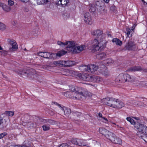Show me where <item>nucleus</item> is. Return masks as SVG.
<instances>
[{"mask_svg": "<svg viewBox=\"0 0 147 147\" xmlns=\"http://www.w3.org/2000/svg\"><path fill=\"white\" fill-rule=\"evenodd\" d=\"M12 24L14 26L17 27L18 26V22L14 20L12 22Z\"/></svg>", "mask_w": 147, "mask_h": 147, "instance_id": "56", "label": "nucleus"}, {"mask_svg": "<svg viewBox=\"0 0 147 147\" xmlns=\"http://www.w3.org/2000/svg\"><path fill=\"white\" fill-rule=\"evenodd\" d=\"M79 69L82 71H88V65H81L79 67Z\"/></svg>", "mask_w": 147, "mask_h": 147, "instance_id": "27", "label": "nucleus"}, {"mask_svg": "<svg viewBox=\"0 0 147 147\" xmlns=\"http://www.w3.org/2000/svg\"><path fill=\"white\" fill-rule=\"evenodd\" d=\"M28 70H26L20 71L19 73L23 77H25L28 76Z\"/></svg>", "mask_w": 147, "mask_h": 147, "instance_id": "31", "label": "nucleus"}, {"mask_svg": "<svg viewBox=\"0 0 147 147\" xmlns=\"http://www.w3.org/2000/svg\"><path fill=\"white\" fill-rule=\"evenodd\" d=\"M106 57V55L104 53H102L96 55L97 58L98 59H102Z\"/></svg>", "mask_w": 147, "mask_h": 147, "instance_id": "34", "label": "nucleus"}, {"mask_svg": "<svg viewBox=\"0 0 147 147\" xmlns=\"http://www.w3.org/2000/svg\"><path fill=\"white\" fill-rule=\"evenodd\" d=\"M6 26L4 24L0 22V30H4L6 29Z\"/></svg>", "mask_w": 147, "mask_h": 147, "instance_id": "40", "label": "nucleus"}, {"mask_svg": "<svg viewBox=\"0 0 147 147\" xmlns=\"http://www.w3.org/2000/svg\"><path fill=\"white\" fill-rule=\"evenodd\" d=\"M136 48L135 43L132 41L129 40L126 44L125 48L128 50H134Z\"/></svg>", "mask_w": 147, "mask_h": 147, "instance_id": "9", "label": "nucleus"}, {"mask_svg": "<svg viewBox=\"0 0 147 147\" xmlns=\"http://www.w3.org/2000/svg\"><path fill=\"white\" fill-rule=\"evenodd\" d=\"M102 74L105 76H107L109 75V73L108 72L107 69H105L104 70L101 71Z\"/></svg>", "mask_w": 147, "mask_h": 147, "instance_id": "44", "label": "nucleus"}, {"mask_svg": "<svg viewBox=\"0 0 147 147\" xmlns=\"http://www.w3.org/2000/svg\"><path fill=\"white\" fill-rule=\"evenodd\" d=\"M67 53V52L63 50H62L59 51L56 54H55V55L54 56H57L59 57H60L65 55Z\"/></svg>", "mask_w": 147, "mask_h": 147, "instance_id": "30", "label": "nucleus"}, {"mask_svg": "<svg viewBox=\"0 0 147 147\" xmlns=\"http://www.w3.org/2000/svg\"><path fill=\"white\" fill-rule=\"evenodd\" d=\"M0 6L2 8L3 10L6 12H9L11 10L10 7L2 3H0Z\"/></svg>", "mask_w": 147, "mask_h": 147, "instance_id": "24", "label": "nucleus"}, {"mask_svg": "<svg viewBox=\"0 0 147 147\" xmlns=\"http://www.w3.org/2000/svg\"><path fill=\"white\" fill-rule=\"evenodd\" d=\"M102 119L106 121L105 123H107L108 122V120L106 118L103 117L102 119H100L102 120Z\"/></svg>", "mask_w": 147, "mask_h": 147, "instance_id": "60", "label": "nucleus"}, {"mask_svg": "<svg viewBox=\"0 0 147 147\" xmlns=\"http://www.w3.org/2000/svg\"><path fill=\"white\" fill-rule=\"evenodd\" d=\"M86 49V47L84 45H80L78 46H76V48L74 52V53H77L83 51Z\"/></svg>", "mask_w": 147, "mask_h": 147, "instance_id": "19", "label": "nucleus"}, {"mask_svg": "<svg viewBox=\"0 0 147 147\" xmlns=\"http://www.w3.org/2000/svg\"><path fill=\"white\" fill-rule=\"evenodd\" d=\"M57 44L58 45L61 46H64L67 45V43H66V42L65 43H64L60 41H58L57 42Z\"/></svg>", "mask_w": 147, "mask_h": 147, "instance_id": "45", "label": "nucleus"}, {"mask_svg": "<svg viewBox=\"0 0 147 147\" xmlns=\"http://www.w3.org/2000/svg\"><path fill=\"white\" fill-rule=\"evenodd\" d=\"M139 137L143 139L147 143V134L144 135L142 136Z\"/></svg>", "mask_w": 147, "mask_h": 147, "instance_id": "46", "label": "nucleus"}, {"mask_svg": "<svg viewBox=\"0 0 147 147\" xmlns=\"http://www.w3.org/2000/svg\"><path fill=\"white\" fill-rule=\"evenodd\" d=\"M24 11L25 12H28L29 11V9L27 7H24Z\"/></svg>", "mask_w": 147, "mask_h": 147, "instance_id": "58", "label": "nucleus"}, {"mask_svg": "<svg viewBox=\"0 0 147 147\" xmlns=\"http://www.w3.org/2000/svg\"><path fill=\"white\" fill-rule=\"evenodd\" d=\"M102 32L100 30H94L92 33V34L96 36L98 40H101V39H104V37L102 35Z\"/></svg>", "mask_w": 147, "mask_h": 147, "instance_id": "10", "label": "nucleus"}, {"mask_svg": "<svg viewBox=\"0 0 147 147\" xmlns=\"http://www.w3.org/2000/svg\"><path fill=\"white\" fill-rule=\"evenodd\" d=\"M99 132L108 140L115 144H121L122 143L121 140L115 136L113 133L108 131L104 128L101 127L99 129Z\"/></svg>", "mask_w": 147, "mask_h": 147, "instance_id": "1", "label": "nucleus"}, {"mask_svg": "<svg viewBox=\"0 0 147 147\" xmlns=\"http://www.w3.org/2000/svg\"><path fill=\"white\" fill-rule=\"evenodd\" d=\"M18 49V45L16 42L11 47H10L9 51L10 52H12L17 50Z\"/></svg>", "mask_w": 147, "mask_h": 147, "instance_id": "28", "label": "nucleus"}, {"mask_svg": "<svg viewBox=\"0 0 147 147\" xmlns=\"http://www.w3.org/2000/svg\"><path fill=\"white\" fill-rule=\"evenodd\" d=\"M143 71L145 72L147 71V69L142 68L140 66H134L130 67L127 70L128 71Z\"/></svg>", "mask_w": 147, "mask_h": 147, "instance_id": "13", "label": "nucleus"}, {"mask_svg": "<svg viewBox=\"0 0 147 147\" xmlns=\"http://www.w3.org/2000/svg\"><path fill=\"white\" fill-rule=\"evenodd\" d=\"M59 110L58 112L60 113V111H61L62 112H63V111L64 110V109H65V107H62L61 106V105L60 104L59 105Z\"/></svg>", "mask_w": 147, "mask_h": 147, "instance_id": "48", "label": "nucleus"}, {"mask_svg": "<svg viewBox=\"0 0 147 147\" xmlns=\"http://www.w3.org/2000/svg\"><path fill=\"white\" fill-rule=\"evenodd\" d=\"M102 78L99 76H91L90 82L97 83H99L102 81Z\"/></svg>", "mask_w": 147, "mask_h": 147, "instance_id": "16", "label": "nucleus"}, {"mask_svg": "<svg viewBox=\"0 0 147 147\" xmlns=\"http://www.w3.org/2000/svg\"><path fill=\"white\" fill-rule=\"evenodd\" d=\"M27 125L29 126V127H33L34 126V123L33 122H28L27 123Z\"/></svg>", "mask_w": 147, "mask_h": 147, "instance_id": "52", "label": "nucleus"}, {"mask_svg": "<svg viewBox=\"0 0 147 147\" xmlns=\"http://www.w3.org/2000/svg\"><path fill=\"white\" fill-rule=\"evenodd\" d=\"M77 76L82 80L90 82L91 76L89 75L87 73H83L78 74Z\"/></svg>", "mask_w": 147, "mask_h": 147, "instance_id": "7", "label": "nucleus"}, {"mask_svg": "<svg viewBox=\"0 0 147 147\" xmlns=\"http://www.w3.org/2000/svg\"><path fill=\"white\" fill-rule=\"evenodd\" d=\"M98 115L99 116V118H101V119H102V118L103 117H102V113H98Z\"/></svg>", "mask_w": 147, "mask_h": 147, "instance_id": "59", "label": "nucleus"}, {"mask_svg": "<svg viewBox=\"0 0 147 147\" xmlns=\"http://www.w3.org/2000/svg\"><path fill=\"white\" fill-rule=\"evenodd\" d=\"M92 44L93 52L102 50L106 46V42L105 38L100 40L95 39L92 41Z\"/></svg>", "mask_w": 147, "mask_h": 147, "instance_id": "2", "label": "nucleus"}, {"mask_svg": "<svg viewBox=\"0 0 147 147\" xmlns=\"http://www.w3.org/2000/svg\"><path fill=\"white\" fill-rule=\"evenodd\" d=\"M63 16L64 18L65 19H67V18H68L69 17V15L67 13L63 14Z\"/></svg>", "mask_w": 147, "mask_h": 147, "instance_id": "50", "label": "nucleus"}, {"mask_svg": "<svg viewBox=\"0 0 147 147\" xmlns=\"http://www.w3.org/2000/svg\"><path fill=\"white\" fill-rule=\"evenodd\" d=\"M76 90L79 92L80 93L81 100H82L85 97H91L93 95V94L88 91L86 89L80 88H77Z\"/></svg>", "mask_w": 147, "mask_h": 147, "instance_id": "5", "label": "nucleus"}, {"mask_svg": "<svg viewBox=\"0 0 147 147\" xmlns=\"http://www.w3.org/2000/svg\"><path fill=\"white\" fill-rule=\"evenodd\" d=\"M79 87H73L70 89V91H67L65 93L64 95L66 97L73 99L81 100L80 93L77 91L76 89Z\"/></svg>", "mask_w": 147, "mask_h": 147, "instance_id": "3", "label": "nucleus"}, {"mask_svg": "<svg viewBox=\"0 0 147 147\" xmlns=\"http://www.w3.org/2000/svg\"><path fill=\"white\" fill-rule=\"evenodd\" d=\"M88 71L90 72H93L96 71L98 68V67L94 64L88 65Z\"/></svg>", "mask_w": 147, "mask_h": 147, "instance_id": "17", "label": "nucleus"}, {"mask_svg": "<svg viewBox=\"0 0 147 147\" xmlns=\"http://www.w3.org/2000/svg\"><path fill=\"white\" fill-rule=\"evenodd\" d=\"M5 114L9 116H12L14 114V112L13 111H6L5 112Z\"/></svg>", "mask_w": 147, "mask_h": 147, "instance_id": "41", "label": "nucleus"}, {"mask_svg": "<svg viewBox=\"0 0 147 147\" xmlns=\"http://www.w3.org/2000/svg\"><path fill=\"white\" fill-rule=\"evenodd\" d=\"M84 21L86 23L90 25L92 24V20L89 13H85L84 15Z\"/></svg>", "mask_w": 147, "mask_h": 147, "instance_id": "12", "label": "nucleus"}, {"mask_svg": "<svg viewBox=\"0 0 147 147\" xmlns=\"http://www.w3.org/2000/svg\"><path fill=\"white\" fill-rule=\"evenodd\" d=\"M126 82H134L135 80V78L133 76L130 75L128 74H125Z\"/></svg>", "mask_w": 147, "mask_h": 147, "instance_id": "18", "label": "nucleus"}, {"mask_svg": "<svg viewBox=\"0 0 147 147\" xmlns=\"http://www.w3.org/2000/svg\"><path fill=\"white\" fill-rule=\"evenodd\" d=\"M66 43H67V50L69 51L74 53V50H75L76 47L75 43L74 41H67Z\"/></svg>", "mask_w": 147, "mask_h": 147, "instance_id": "8", "label": "nucleus"}, {"mask_svg": "<svg viewBox=\"0 0 147 147\" xmlns=\"http://www.w3.org/2000/svg\"><path fill=\"white\" fill-rule=\"evenodd\" d=\"M81 142H82V140L76 138L73 139L72 140L73 144L80 146L84 144H82Z\"/></svg>", "mask_w": 147, "mask_h": 147, "instance_id": "25", "label": "nucleus"}, {"mask_svg": "<svg viewBox=\"0 0 147 147\" xmlns=\"http://www.w3.org/2000/svg\"><path fill=\"white\" fill-rule=\"evenodd\" d=\"M39 121L42 123L50 126L51 125H53L55 124V122L54 120L51 119H39Z\"/></svg>", "mask_w": 147, "mask_h": 147, "instance_id": "15", "label": "nucleus"}, {"mask_svg": "<svg viewBox=\"0 0 147 147\" xmlns=\"http://www.w3.org/2000/svg\"><path fill=\"white\" fill-rule=\"evenodd\" d=\"M42 127L43 130L45 131L49 130L50 128V127L49 125L45 124V125L42 126Z\"/></svg>", "mask_w": 147, "mask_h": 147, "instance_id": "42", "label": "nucleus"}, {"mask_svg": "<svg viewBox=\"0 0 147 147\" xmlns=\"http://www.w3.org/2000/svg\"><path fill=\"white\" fill-rule=\"evenodd\" d=\"M37 3L38 5L46 4L49 1V0H36Z\"/></svg>", "mask_w": 147, "mask_h": 147, "instance_id": "29", "label": "nucleus"}, {"mask_svg": "<svg viewBox=\"0 0 147 147\" xmlns=\"http://www.w3.org/2000/svg\"><path fill=\"white\" fill-rule=\"evenodd\" d=\"M81 143L82 144H84V145H80V146H86L88 147H89L88 146V144H87V142H85V140H82V142H81Z\"/></svg>", "mask_w": 147, "mask_h": 147, "instance_id": "49", "label": "nucleus"}, {"mask_svg": "<svg viewBox=\"0 0 147 147\" xmlns=\"http://www.w3.org/2000/svg\"><path fill=\"white\" fill-rule=\"evenodd\" d=\"M127 121H129L131 124H133L135 126V124L137 122H135L130 117H127L126 118Z\"/></svg>", "mask_w": 147, "mask_h": 147, "instance_id": "38", "label": "nucleus"}, {"mask_svg": "<svg viewBox=\"0 0 147 147\" xmlns=\"http://www.w3.org/2000/svg\"><path fill=\"white\" fill-rule=\"evenodd\" d=\"M55 53H49L47 52H44V55L43 56V58H45L49 59H54L52 57L53 55H55Z\"/></svg>", "mask_w": 147, "mask_h": 147, "instance_id": "22", "label": "nucleus"}, {"mask_svg": "<svg viewBox=\"0 0 147 147\" xmlns=\"http://www.w3.org/2000/svg\"><path fill=\"white\" fill-rule=\"evenodd\" d=\"M101 2L100 1H96L95 2V3H94L95 6L96 7L97 10L100 13H102L104 9L103 7L101 5Z\"/></svg>", "mask_w": 147, "mask_h": 147, "instance_id": "14", "label": "nucleus"}, {"mask_svg": "<svg viewBox=\"0 0 147 147\" xmlns=\"http://www.w3.org/2000/svg\"><path fill=\"white\" fill-rule=\"evenodd\" d=\"M44 52H40L38 53H37V55L39 56H40L43 57V56L44 55Z\"/></svg>", "mask_w": 147, "mask_h": 147, "instance_id": "57", "label": "nucleus"}, {"mask_svg": "<svg viewBox=\"0 0 147 147\" xmlns=\"http://www.w3.org/2000/svg\"><path fill=\"white\" fill-rule=\"evenodd\" d=\"M4 147H13V144L10 143H8Z\"/></svg>", "mask_w": 147, "mask_h": 147, "instance_id": "54", "label": "nucleus"}, {"mask_svg": "<svg viewBox=\"0 0 147 147\" xmlns=\"http://www.w3.org/2000/svg\"><path fill=\"white\" fill-rule=\"evenodd\" d=\"M117 99L113 98H106L103 99L104 103L109 107L115 108Z\"/></svg>", "mask_w": 147, "mask_h": 147, "instance_id": "6", "label": "nucleus"}, {"mask_svg": "<svg viewBox=\"0 0 147 147\" xmlns=\"http://www.w3.org/2000/svg\"><path fill=\"white\" fill-rule=\"evenodd\" d=\"M135 127L138 130L137 134L139 137L147 135V126L146 125L137 122L135 124Z\"/></svg>", "mask_w": 147, "mask_h": 147, "instance_id": "4", "label": "nucleus"}, {"mask_svg": "<svg viewBox=\"0 0 147 147\" xmlns=\"http://www.w3.org/2000/svg\"><path fill=\"white\" fill-rule=\"evenodd\" d=\"M113 62V61L111 59L109 58L104 61V63L107 65H109V64H112Z\"/></svg>", "mask_w": 147, "mask_h": 147, "instance_id": "36", "label": "nucleus"}, {"mask_svg": "<svg viewBox=\"0 0 147 147\" xmlns=\"http://www.w3.org/2000/svg\"><path fill=\"white\" fill-rule=\"evenodd\" d=\"M139 87H147V82H141L138 84Z\"/></svg>", "mask_w": 147, "mask_h": 147, "instance_id": "37", "label": "nucleus"}, {"mask_svg": "<svg viewBox=\"0 0 147 147\" xmlns=\"http://www.w3.org/2000/svg\"><path fill=\"white\" fill-rule=\"evenodd\" d=\"M63 65L65 67L72 66L74 64V62L71 61H63Z\"/></svg>", "mask_w": 147, "mask_h": 147, "instance_id": "23", "label": "nucleus"}, {"mask_svg": "<svg viewBox=\"0 0 147 147\" xmlns=\"http://www.w3.org/2000/svg\"><path fill=\"white\" fill-rule=\"evenodd\" d=\"M71 110L69 108H65L63 112L60 111V113L62 115H65L67 117H69V115L71 113Z\"/></svg>", "mask_w": 147, "mask_h": 147, "instance_id": "20", "label": "nucleus"}, {"mask_svg": "<svg viewBox=\"0 0 147 147\" xmlns=\"http://www.w3.org/2000/svg\"><path fill=\"white\" fill-rule=\"evenodd\" d=\"M7 134L6 132H4L0 134V139L3 138L4 136L7 135Z\"/></svg>", "mask_w": 147, "mask_h": 147, "instance_id": "53", "label": "nucleus"}, {"mask_svg": "<svg viewBox=\"0 0 147 147\" xmlns=\"http://www.w3.org/2000/svg\"><path fill=\"white\" fill-rule=\"evenodd\" d=\"M13 147H21L20 145H15L13 144Z\"/></svg>", "mask_w": 147, "mask_h": 147, "instance_id": "64", "label": "nucleus"}, {"mask_svg": "<svg viewBox=\"0 0 147 147\" xmlns=\"http://www.w3.org/2000/svg\"><path fill=\"white\" fill-rule=\"evenodd\" d=\"M3 118L2 117H0V125L3 123Z\"/></svg>", "mask_w": 147, "mask_h": 147, "instance_id": "61", "label": "nucleus"}, {"mask_svg": "<svg viewBox=\"0 0 147 147\" xmlns=\"http://www.w3.org/2000/svg\"><path fill=\"white\" fill-rule=\"evenodd\" d=\"M124 106V104L123 102L117 99L115 108L121 109Z\"/></svg>", "mask_w": 147, "mask_h": 147, "instance_id": "21", "label": "nucleus"}, {"mask_svg": "<svg viewBox=\"0 0 147 147\" xmlns=\"http://www.w3.org/2000/svg\"><path fill=\"white\" fill-rule=\"evenodd\" d=\"M8 4L10 6H12L14 3V2L12 0H8Z\"/></svg>", "mask_w": 147, "mask_h": 147, "instance_id": "51", "label": "nucleus"}, {"mask_svg": "<svg viewBox=\"0 0 147 147\" xmlns=\"http://www.w3.org/2000/svg\"><path fill=\"white\" fill-rule=\"evenodd\" d=\"M89 7H90L89 11L91 12H94L97 10L96 7L94 4L90 5Z\"/></svg>", "mask_w": 147, "mask_h": 147, "instance_id": "33", "label": "nucleus"}, {"mask_svg": "<svg viewBox=\"0 0 147 147\" xmlns=\"http://www.w3.org/2000/svg\"><path fill=\"white\" fill-rule=\"evenodd\" d=\"M28 76L29 77H31V75H34L36 73V72L35 70L33 69H28Z\"/></svg>", "mask_w": 147, "mask_h": 147, "instance_id": "35", "label": "nucleus"}, {"mask_svg": "<svg viewBox=\"0 0 147 147\" xmlns=\"http://www.w3.org/2000/svg\"><path fill=\"white\" fill-rule=\"evenodd\" d=\"M57 4L61 5L63 6H65L69 2V0H58L57 1Z\"/></svg>", "mask_w": 147, "mask_h": 147, "instance_id": "26", "label": "nucleus"}, {"mask_svg": "<svg viewBox=\"0 0 147 147\" xmlns=\"http://www.w3.org/2000/svg\"><path fill=\"white\" fill-rule=\"evenodd\" d=\"M68 71L69 72V73L70 74V75L73 76V75H74L75 73V72L74 71L72 70H70V71Z\"/></svg>", "mask_w": 147, "mask_h": 147, "instance_id": "55", "label": "nucleus"}, {"mask_svg": "<svg viewBox=\"0 0 147 147\" xmlns=\"http://www.w3.org/2000/svg\"><path fill=\"white\" fill-rule=\"evenodd\" d=\"M20 1L24 3H27L28 2L29 0H20Z\"/></svg>", "mask_w": 147, "mask_h": 147, "instance_id": "63", "label": "nucleus"}, {"mask_svg": "<svg viewBox=\"0 0 147 147\" xmlns=\"http://www.w3.org/2000/svg\"><path fill=\"white\" fill-rule=\"evenodd\" d=\"M116 83H123L126 82L125 74H119L115 79Z\"/></svg>", "mask_w": 147, "mask_h": 147, "instance_id": "11", "label": "nucleus"}, {"mask_svg": "<svg viewBox=\"0 0 147 147\" xmlns=\"http://www.w3.org/2000/svg\"><path fill=\"white\" fill-rule=\"evenodd\" d=\"M63 61H55L54 62V63L55 64H56L57 65L59 64L63 65Z\"/></svg>", "mask_w": 147, "mask_h": 147, "instance_id": "47", "label": "nucleus"}, {"mask_svg": "<svg viewBox=\"0 0 147 147\" xmlns=\"http://www.w3.org/2000/svg\"><path fill=\"white\" fill-rule=\"evenodd\" d=\"M131 30H130L128 28H126V31H125V33L126 34L127 37H129V35L130 34Z\"/></svg>", "mask_w": 147, "mask_h": 147, "instance_id": "43", "label": "nucleus"}, {"mask_svg": "<svg viewBox=\"0 0 147 147\" xmlns=\"http://www.w3.org/2000/svg\"><path fill=\"white\" fill-rule=\"evenodd\" d=\"M7 41L8 43V44L10 45L13 46V45L15 44V43H16V41L12 39H8L7 40Z\"/></svg>", "mask_w": 147, "mask_h": 147, "instance_id": "39", "label": "nucleus"}, {"mask_svg": "<svg viewBox=\"0 0 147 147\" xmlns=\"http://www.w3.org/2000/svg\"><path fill=\"white\" fill-rule=\"evenodd\" d=\"M52 105L55 104V105H57L58 106H59V105H60V104H58L57 102H52Z\"/></svg>", "mask_w": 147, "mask_h": 147, "instance_id": "62", "label": "nucleus"}, {"mask_svg": "<svg viewBox=\"0 0 147 147\" xmlns=\"http://www.w3.org/2000/svg\"><path fill=\"white\" fill-rule=\"evenodd\" d=\"M112 42L115 43L117 45H121L122 44V42L120 40L117 38H114L112 40Z\"/></svg>", "mask_w": 147, "mask_h": 147, "instance_id": "32", "label": "nucleus"}]
</instances>
